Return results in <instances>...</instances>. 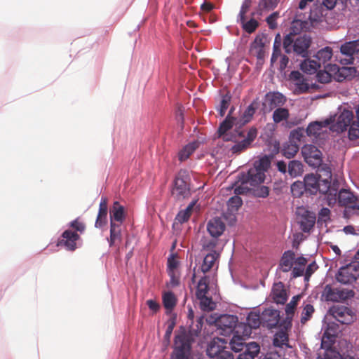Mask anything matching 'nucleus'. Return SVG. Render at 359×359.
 Returning <instances> with one entry per match:
<instances>
[{"mask_svg":"<svg viewBox=\"0 0 359 359\" xmlns=\"http://www.w3.org/2000/svg\"><path fill=\"white\" fill-rule=\"evenodd\" d=\"M270 165V159L266 156L255 161L253 167L250 168L246 173H242L239 177L240 184L235 188V193L237 194H245L264 182L265 172Z\"/></svg>","mask_w":359,"mask_h":359,"instance_id":"1","label":"nucleus"},{"mask_svg":"<svg viewBox=\"0 0 359 359\" xmlns=\"http://www.w3.org/2000/svg\"><path fill=\"white\" fill-rule=\"evenodd\" d=\"M203 327V318H200L196 325L190 326L188 332H182L175 336V348L170 359H189L191 343L198 337Z\"/></svg>","mask_w":359,"mask_h":359,"instance_id":"2","label":"nucleus"},{"mask_svg":"<svg viewBox=\"0 0 359 359\" xmlns=\"http://www.w3.org/2000/svg\"><path fill=\"white\" fill-rule=\"evenodd\" d=\"M332 56V49L329 46L321 48L314 55L315 58L318 61L321 67L327 68L331 70L332 73L339 72V76L343 77V79H346L348 74L351 75L353 73L355 72V68L353 67H343L339 68L337 65L331 64L330 62Z\"/></svg>","mask_w":359,"mask_h":359,"instance_id":"3","label":"nucleus"},{"mask_svg":"<svg viewBox=\"0 0 359 359\" xmlns=\"http://www.w3.org/2000/svg\"><path fill=\"white\" fill-rule=\"evenodd\" d=\"M353 118L354 114L351 110L340 108L337 114L327 118L332 120L329 125L330 130L337 133L346 130L347 128L353 123Z\"/></svg>","mask_w":359,"mask_h":359,"instance_id":"4","label":"nucleus"},{"mask_svg":"<svg viewBox=\"0 0 359 359\" xmlns=\"http://www.w3.org/2000/svg\"><path fill=\"white\" fill-rule=\"evenodd\" d=\"M189 180V174L187 170H181L177 173L174 182V188L172 191V194L177 201H182L191 196Z\"/></svg>","mask_w":359,"mask_h":359,"instance_id":"5","label":"nucleus"},{"mask_svg":"<svg viewBox=\"0 0 359 359\" xmlns=\"http://www.w3.org/2000/svg\"><path fill=\"white\" fill-rule=\"evenodd\" d=\"M330 314L341 324H351L356 318L351 309L344 305H334L329 310Z\"/></svg>","mask_w":359,"mask_h":359,"instance_id":"6","label":"nucleus"},{"mask_svg":"<svg viewBox=\"0 0 359 359\" xmlns=\"http://www.w3.org/2000/svg\"><path fill=\"white\" fill-rule=\"evenodd\" d=\"M359 276V271L355 263H351L341 267L336 274L337 280L344 285H351L355 282Z\"/></svg>","mask_w":359,"mask_h":359,"instance_id":"7","label":"nucleus"},{"mask_svg":"<svg viewBox=\"0 0 359 359\" xmlns=\"http://www.w3.org/2000/svg\"><path fill=\"white\" fill-rule=\"evenodd\" d=\"M340 53L346 56L340 59L339 62L343 65H351L354 61V56L359 53V39L346 41L340 46Z\"/></svg>","mask_w":359,"mask_h":359,"instance_id":"8","label":"nucleus"},{"mask_svg":"<svg viewBox=\"0 0 359 359\" xmlns=\"http://www.w3.org/2000/svg\"><path fill=\"white\" fill-rule=\"evenodd\" d=\"M239 137H242L241 140L237 141L231 148V151L233 154H239L246 148H248L252 142L255 139L257 131L256 128H252L246 135L243 130H236Z\"/></svg>","mask_w":359,"mask_h":359,"instance_id":"9","label":"nucleus"},{"mask_svg":"<svg viewBox=\"0 0 359 359\" xmlns=\"http://www.w3.org/2000/svg\"><path fill=\"white\" fill-rule=\"evenodd\" d=\"M302 154L305 161L310 166L318 168L321 165L322 152L315 145L305 144L302 148Z\"/></svg>","mask_w":359,"mask_h":359,"instance_id":"10","label":"nucleus"},{"mask_svg":"<svg viewBox=\"0 0 359 359\" xmlns=\"http://www.w3.org/2000/svg\"><path fill=\"white\" fill-rule=\"evenodd\" d=\"M286 102V97L279 92H269L266 94L263 105L264 108L272 110L283 106Z\"/></svg>","mask_w":359,"mask_h":359,"instance_id":"11","label":"nucleus"},{"mask_svg":"<svg viewBox=\"0 0 359 359\" xmlns=\"http://www.w3.org/2000/svg\"><path fill=\"white\" fill-rule=\"evenodd\" d=\"M217 325L225 334L232 333L237 326L238 319L234 315H223L217 320Z\"/></svg>","mask_w":359,"mask_h":359,"instance_id":"12","label":"nucleus"},{"mask_svg":"<svg viewBox=\"0 0 359 359\" xmlns=\"http://www.w3.org/2000/svg\"><path fill=\"white\" fill-rule=\"evenodd\" d=\"M262 320V326L268 329L275 327L279 323V311L273 309H266L261 313Z\"/></svg>","mask_w":359,"mask_h":359,"instance_id":"13","label":"nucleus"},{"mask_svg":"<svg viewBox=\"0 0 359 359\" xmlns=\"http://www.w3.org/2000/svg\"><path fill=\"white\" fill-rule=\"evenodd\" d=\"M353 293L351 290L345 292L337 288H332L330 285H326L324 289L323 296L327 301L339 302L346 299Z\"/></svg>","mask_w":359,"mask_h":359,"instance_id":"14","label":"nucleus"},{"mask_svg":"<svg viewBox=\"0 0 359 359\" xmlns=\"http://www.w3.org/2000/svg\"><path fill=\"white\" fill-rule=\"evenodd\" d=\"M227 343L228 341L224 338H213L207 346V355L211 358H216L220 352L226 348Z\"/></svg>","mask_w":359,"mask_h":359,"instance_id":"15","label":"nucleus"},{"mask_svg":"<svg viewBox=\"0 0 359 359\" xmlns=\"http://www.w3.org/2000/svg\"><path fill=\"white\" fill-rule=\"evenodd\" d=\"M79 235L71 230H66L62 234V239L58 241L57 245L64 246L67 250L74 251L77 248L76 241Z\"/></svg>","mask_w":359,"mask_h":359,"instance_id":"16","label":"nucleus"},{"mask_svg":"<svg viewBox=\"0 0 359 359\" xmlns=\"http://www.w3.org/2000/svg\"><path fill=\"white\" fill-rule=\"evenodd\" d=\"M355 196L348 190L341 189L338 193V203L341 206L359 210V205L355 204Z\"/></svg>","mask_w":359,"mask_h":359,"instance_id":"17","label":"nucleus"},{"mask_svg":"<svg viewBox=\"0 0 359 359\" xmlns=\"http://www.w3.org/2000/svg\"><path fill=\"white\" fill-rule=\"evenodd\" d=\"M320 180L314 174L306 175L304 178V190L311 194H315L318 191L320 192V189L323 188V183L320 184Z\"/></svg>","mask_w":359,"mask_h":359,"instance_id":"18","label":"nucleus"},{"mask_svg":"<svg viewBox=\"0 0 359 359\" xmlns=\"http://www.w3.org/2000/svg\"><path fill=\"white\" fill-rule=\"evenodd\" d=\"M323 182V188L320 189V192L325 195V200L330 206H332L338 202V191L330 187V182L327 180L321 181Z\"/></svg>","mask_w":359,"mask_h":359,"instance_id":"19","label":"nucleus"},{"mask_svg":"<svg viewBox=\"0 0 359 359\" xmlns=\"http://www.w3.org/2000/svg\"><path fill=\"white\" fill-rule=\"evenodd\" d=\"M310 38L306 36H298L294 41L292 50L297 55L304 57L307 55L308 49L310 46Z\"/></svg>","mask_w":359,"mask_h":359,"instance_id":"20","label":"nucleus"},{"mask_svg":"<svg viewBox=\"0 0 359 359\" xmlns=\"http://www.w3.org/2000/svg\"><path fill=\"white\" fill-rule=\"evenodd\" d=\"M207 230L213 238H218L225 230V224L221 218L211 219L207 224Z\"/></svg>","mask_w":359,"mask_h":359,"instance_id":"21","label":"nucleus"},{"mask_svg":"<svg viewBox=\"0 0 359 359\" xmlns=\"http://www.w3.org/2000/svg\"><path fill=\"white\" fill-rule=\"evenodd\" d=\"M122 224L110 222V236L107 239L110 247L118 245L122 241Z\"/></svg>","mask_w":359,"mask_h":359,"instance_id":"22","label":"nucleus"},{"mask_svg":"<svg viewBox=\"0 0 359 359\" xmlns=\"http://www.w3.org/2000/svg\"><path fill=\"white\" fill-rule=\"evenodd\" d=\"M266 36L264 34H258L250 45V51L258 59H262L264 56V46Z\"/></svg>","mask_w":359,"mask_h":359,"instance_id":"23","label":"nucleus"},{"mask_svg":"<svg viewBox=\"0 0 359 359\" xmlns=\"http://www.w3.org/2000/svg\"><path fill=\"white\" fill-rule=\"evenodd\" d=\"M331 122L332 120L327 118L321 121L311 122L307 126L306 133L309 137H317L323 132V129L327 127Z\"/></svg>","mask_w":359,"mask_h":359,"instance_id":"24","label":"nucleus"},{"mask_svg":"<svg viewBox=\"0 0 359 359\" xmlns=\"http://www.w3.org/2000/svg\"><path fill=\"white\" fill-rule=\"evenodd\" d=\"M273 299L276 304H284L287 301V292L281 283H274L271 290Z\"/></svg>","mask_w":359,"mask_h":359,"instance_id":"25","label":"nucleus"},{"mask_svg":"<svg viewBox=\"0 0 359 359\" xmlns=\"http://www.w3.org/2000/svg\"><path fill=\"white\" fill-rule=\"evenodd\" d=\"M295 254L292 250L285 251L280 261L278 269L283 272H288L291 271L294 263Z\"/></svg>","mask_w":359,"mask_h":359,"instance_id":"26","label":"nucleus"},{"mask_svg":"<svg viewBox=\"0 0 359 359\" xmlns=\"http://www.w3.org/2000/svg\"><path fill=\"white\" fill-rule=\"evenodd\" d=\"M219 252H208L203 258V263L198 271L200 270L203 274L209 271L216 264L217 260L219 259Z\"/></svg>","mask_w":359,"mask_h":359,"instance_id":"27","label":"nucleus"},{"mask_svg":"<svg viewBox=\"0 0 359 359\" xmlns=\"http://www.w3.org/2000/svg\"><path fill=\"white\" fill-rule=\"evenodd\" d=\"M316 215L313 212L305 211L299 220L300 228L304 232H309L316 223Z\"/></svg>","mask_w":359,"mask_h":359,"instance_id":"28","label":"nucleus"},{"mask_svg":"<svg viewBox=\"0 0 359 359\" xmlns=\"http://www.w3.org/2000/svg\"><path fill=\"white\" fill-rule=\"evenodd\" d=\"M273 344L276 348H280V351H276L278 354V357H280L281 354V353L279 352H281V351L285 348L291 347L288 344L287 334L283 331H280L274 335Z\"/></svg>","mask_w":359,"mask_h":359,"instance_id":"29","label":"nucleus"},{"mask_svg":"<svg viewBox=\"0 0 359 359\" xmlns=\"http://www.w3.org/2000/svg\"><path fill=\"white\" fill-rule=\"evenodd\" d=\"M300 68L307 74H314L321 67L313 55L311 58L304 60L300 64Z\"/></svg>","mask_w":359,"mask_h":359,"instance_id":"30","label":"nucleus"},{"mask_svg":"<svg viewBox=\"0 0 359 359\" xmlns=\"http://www.w3.org/2000/svg\"><path fill=\"white\" fill-rule=\"evenodd\" d=\"M260 351V346L256 342H251L245 346V351L238 355V359H255Z\"/></svg>","mask_w":359,"mask_h":359,"instance_id":"31","label":"nucleus"},{"mask_svg":"<svg viewBox=\"0 0 359 359\" xmlns=\"http://www.w3.org/2000/svg\"><path fill=\"white\" fill-rule=\"evenodd\" d=\"M124 208L118 201L113 204L112 209L110 211V222H115L122 224L124 219Z\"/></svg>","mask_w":359,"mask_h":359,"instance_id":"32","label":"nucleus"},{"mask_svg":"<svg viewBox=\"0 0 359 359\" xmlns=\"http://www.w3.org/2000/svg\"><path fill=\"white\" fill-rule=\"evenodd\" d=\"M339 331V328L334 323H327L323 334L322 346L325 343V339H327L330 342L334 341Z\"/></svg>","mask_w":359,"mask_h":359,"instance_id":"33","label":"nucleus"},{"mask_svg":"<svg viewBox=\"0 0 359 359\" xmlns=\"http://www.w3.org/2000/svg\"><path fill=\"white\" fill-rule=\"evenodd\" d=\"M287 167V173L292 178L299 177L304 172V165L300 161H290Z\"/></svg>","mask_w":359,"mask_h":359,"instance_id":"34","label":"nucleus"},{"mask_svg":"<svg viewBox=\"0 0 359 359\" xmlns=\"http://www.w3.org/2000/svg\"><path fill=\"white\" fill-rule=\"evenodd\" d=\"M259 102L257 100H255L244 111L241 116V121L242 124H245L251 121L256 109L258 108Z\"/></svg>","mask_w":359,"mask_h":359,"instance_id":"35","label":"nucleus"},{"mask_svg":"<svg viewBox=\"0 0 359 359\" xmlns=\"http://www.w3.org/2000/svg\"><path fill=\"white\" fill-rule=\"evenodd\" d=\"M196 203L197 200H193L184 210L178 212L175 219L181 224L188 221Z\"/></svg>","mask_w":359,"mask_h":359,"instance_id":"36","label":"nucleus"},{"mask_svg":"<svg viewBox=\"0 0 359 359\" xmlns=\"http://www.w3.org/2000/svg\"><path fill=\"white\" fill-rule=\"evenodd\" d=\"M299 149L297 143L290 140L283 144L282 153L285 157L291 158L295 156Z\"/></svg>","mask_w":359,"mask_h":359,"instance_id":"37","label":"nucleus"},{"mask_svg":"<svg viewBox=\"0 0 359 359\" xmlns=\"http://www.w3.org/2000/svg\"><path fill=\"white\" fill-rule=\"evenodd\" d=\"M163 304L167 311H171L177 304V298L173 292H165L162 296Z\"/></svg>","mask_w":359,"mask_h":359,"instance_id":"38","label":"nucleus"},{"mask_svg":"<svg viewBox=\"0 0 359 359\" xmlns=\"http://www.w3.org/2000/svg\"><path fill=\"white\" fill-rule=\"evenodd\" d=\"M248 344L245 343V339L238 334H234L229 341L231 349L234 352H239L245 348Z\"/></svg>","mask_w":359,"mask_h":359,"instance_id":"39","label":"nucleus"},{"mask_svg":"<svg viewBox=\"0 0 359 359\" xmlns=\"http://www.w3.org/2000/svg\"><path fill=\"white\" fill-rule=\"evenodd\" d=\"M289 116L290 113L287 109L278 107L273 111L272 118L275 123H280L282 121H287Z\"/></svg>","mask_w":359,"mask_h":359,"instance_id":"40","label":"nucleus"},{"mask_svg":"<svg viewBox=\"0 0 359 359\" xmlns=\"http://www.w3.org/2000/svg\"><path fill=\"white\" fill-rule=\"evenodd\" d=\"M280 0H260L258 4V12L262 14L273 10L278 6Z\"/></svg>","mask_w":359,"mask_h":359,"instance_id":"41","label":"nucleus"},{"mask_svg":"<svg viewBox=\"0 0 359 359\" xmlns=\"http://www.w3.org/2000/svg\"><path fill=\"white\" fill-rule=\"evenodd\" d=\"M246 323L250 328L256 329L262 325V315L255 311L250 312L247 317Z\"/></svg>","mask_w":359,"mask_h":359,"instance_id":"42","label":"nucleus"},{"mask_svg":"<svg viewBox=\"0 0 359 359\" xmlns=\"http://www.w3.org/2000/svg\"><path fill=\"white\" fill-rule=\"evenodd\" d=\"M202 248L203 250L208 251L209 252H218L217 249L219 245V241L217 238H205L202 241Z\"/></svg>","mask_w":359,"mask_h":359,"instance_id":"43","label":"nucleus"},{"mask_svg":"<svg viewBox=\"0 0 359 359\" xmlns=\"http://www.w3.org/2000/svg\"><path fill=\"white\" fill-rule=\"evenodd\" d=\"M231 111L232 109L230 110L228 116L219 127L218 133L219 136L224 135L226 133L233 127L234 122L236 121V118L230 116Z\"/></svg>","mask_w":359,"mask_h":359,"instance_id":"44","label":"nucleus"},{"mask_svg":"<svg viewBox=\"0 0 359 359\" xmlns=\"http://www.w3.org/2000/svg\"><path fill=\"white\" fill-rule=\"evenodd\" d=\"M198 147L197 142H191L187 144L178 154L179 159L180 161L187 160L190 155Z\"/></svg>","mask_w":359,"mask_h":359,"instance_id":"45","label":"nucleus"},{"mask_svg":"<svg viewBox=\"0 0 359 359\" xmlns=\"http://www.w3.org/2000/svg\"><path fill=\"white\" fill-rule=\"evenodd\" d=\"M208 291V278L206 276H201L198 280L196 289V297H204Z\"/></svg>","mask_w":359,"mask_h":359,"instance_id":"46","label":"nucleus"},{"mask_svg":"<svg viewBox=\"0 0 359 359\" xmlns=\"http://www.w3.org/2000/svg\"><path fill=\"white\" fill-rule=\"evenodd\" d=\"M237 22H239L243 29L249 34L254 32L259 25L258 22L254 18H251L246 22L245 18H244V20H237Z\"/></svg>","mask_w":359,"mask_h":359,"instance_id":"47","label":"nucleus"},{"mask_svg":"<svg viewBox=\"0 0 359 359\" xmlns=\"http://www.w3.org/2000/svg\"><path fill=\"white\" fill-rule=\"evenodd\" d=\"M332 72L331 70L327 68H323L322 70L321 68L319 69L316 72V79L319 83H327L331 81Z\"/></svg>","mask_w":359,"mask_h":359,"instance_id":"48","label":"nucleus"},{"mask_svg":"<svg viewBox=\"0 0 359 359\" xmlns=\"http://www.w3.org/2000/svg\"><path fill=\"white\" fill-rule=\"evenodd\" d=\"M301 297L299 295L294 296L290 302L285 306V313L287 315V319H292V317L294 313L295 307L300 300Z\"/></svg>","mask_w":359,"mask_h":359,"instance_id":"49","label":"nucleus"},{"mask_svg":"<svg viewBox=\"0 0 359 359\" xmlns=\"http://www.w3.org/2000/svg\"><path fill=\"white\" fill-rule=\"evenodd\" d=\"M317 359H343L341 354L332 349L326 348L323 353H319Z\"/></svg>","mask_w":359,"mask_h":359,"instance_id":"50","label":"nucleus"},{"mask_svg":"<svg viewBox=\"0 0 359 359\" xmlns=\"http://www.w3.org/2000/svg\"><path fill=\"white\" fill-rule=\"evenodd\" d=\"M314 313V308L313 306L310 304H306L302 312L301 315V323L305 324L312 316L313 313Z\"/></svg>","mask_w":359,"mask_h":359,"instance_id":"51","label":"nucleus"},{"mask_svg":"<svg viewBox=\"0 0 359 359\" xmlns=\"http://www.w3.org/2000/svg\"><path fill=\"white\" fill-rule=\"evenodd\" d=\"M197 298L200 300L201 307L203 310L212 311L215 309V303L212 302V299L208 297L207 295Z\"/></svg>","mask_w":359,"mask_h":359,"instance_id":"52","label":"nucleus"},{"mask_svg":"<svg viewBox=\"0 0 359 359\" xmlns=\"http://www.w3.org/2000/svg\"><path fill=\"white\" fill-rule=\"evenodd\" d=\"M231 97L229 94H226L222 96V100L219 107V113L221 116H224L226 109L229 107V103L231 102Z\"/></svg>","mask_w":359,"mask_h":359,"instance_id":"53","label":"nucleus"},{"mask_svg":"<svg viewBox=\"0 0 359 359\" xmlns=\"http://www.w3.org/2000/svg\"><path fill=\"white\" fill-rule=\"evenodd\" d=\"M242 203L243 201L241 198L238 196H234L229 199L227 205L229 209L231 211H236L241 206Z\"/></svg>","mask_w":359,"mask_h":359,"instance_id":"54","label":"nucleus"},{"mask_svg":"<svg viewBox=\"0 0 359 359\" xmlns=\"http://www.w3.org/2000/svg\"><path fill=\"white\" fill-rule=\"evenodd\" d=\"M304 187L302 182H295L291 185V191L294 196H300L304 191Z\"/></svg>","mask_w":359,"mask_h":359,"instance_id":"55","label":"nucleus"},{"mask_svg":"<svg viewBox=\"0 0 359 359\" xmlns=\"http://www.w3.org/2000/svg\"><path fill=\"white\" fill-rule=\"evenodd\" d=\"M349 130L348 133V138L351 140H354L359 138V126L357 123L353 122L349 126Z\"/></svg>","mask_w":359,"mask_h":359,"instance_id":"56","label":"nucleus"},{"mask_svg":"<svg viewBox=\"0 0 359 359\" xmlns=\"http://www.w3.org/2000/svg\"><path fill=\"white\" fill-rule=\"evenodd\" d=\"M279 12L276 11L270 14L266 19V21L270 29H274L277 27L276 20L279 18Z\"/></svg>","mask_w":359,"mask_h":359,"instance_id":"57","label":"nucleus"},{"mask_svg":"<svg viewBox=\"0 0 359 359\" xmlns=\"http://www.w3.org/2000/svg\"><path fill=\"white\" fill-rule=\"evenodd\" d=\"M251 0H244L241 7L240 12L238 15L237 20H244L245 15L248 13L251 6Z\"/></svg>","mask_w":359,"mask_h":359,"instance_id":"58","label":"nucleus"},{"mask_svg":"<svg viewBox=\"0 0 359 359\" xmlns=\"http://www.w3.org/2000/svg\"><path fill=\"white\" fill-rule=\"evenodd\" d=\"M98 215L107 216V198L102 196L99 205Z\"/></svg>","mask_w":359,"mask_h":359,"instance_id":"59","label":"nucleus"},{"mask_svg":"<svg viewBox=\"0 0 359 359\" xmlns=\"http://www.w3.org/2000/svg\"><path fill=\"white\" fill-rule=\"evenodd\" d=\"M318 265L316 262H313L310 263L305 271L304 278L305 280H309L311 276L317 270Z\"/></svg>","mask_w":359,"mask_h":359,"instance_id":"60","label":"nucleus"},{"mask_svg":"<svg viewBox=\"0 0 359 359\" xmlns=\"http://www.w3.org/2000/svg\"><path fill=\"white\" fill-rule=\"evenodd\" d=\"M294 40L292 39V38L290 37V35H287L284 39V41H283V48L285 49V51L287 53H291L292 49V45L294 43Z\"/></svg>","mask_w":359,"mask_h":359,"instance_id":"61","label":"nucleus"},{"mask_svg":"<svg viewBox=\"0 0 359 359\" xmlns=\"http://www.w3.org/2000/svg\"><path fill=\"white\" fill-rule=\"evenodd\" d=\"M290 79L296 81L297 84H301L303 81V75L299 71H292L290 74Z\"/></svg>","mask_w":359,"mask_h":359,"instance_id":"62","label":"nucleus"},{"mask_svg":"<svg viewBox=\"0 0 359 359\" xmlns=\"http://www.w3.org/2000/svg\"><path fill=\"white\" fill-rule=\"evenodd\" d=\"M69 226L72 227L73 229H76L77 231H79L81 233L83 232L86 228L85 224L79 222L78 219L72 221L69 223Z\"/></svg>","mask_w":359,"mask_h":359,"instance_id":"63","label":"nucleus"},{"mask_svg":"<svg viewBox=\"0 0 359 359\" xmlns=\"http://www.w3.org/2000/svg\"><path fill=\"white\" fill-rule=\"evenodd\" d=\"M215 359H234V356L231 351L226 347Z\"/></svg>","mask_w":359,"mask_h":359,"instance_id":"64","label":"nucleus"}]
</instances>
